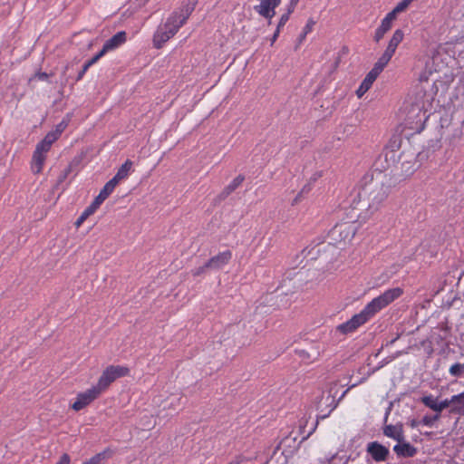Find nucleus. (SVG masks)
<instances>
[{"label": "nucleus", "mask_w": 464, "mask_h": 464, "mask_svg": "<svg viewBox=\"0 0 464 464\" xmlns=\"http://www.w3.org/2000/svg\"><path fill=\"white\" fill-rule=\"evenodd\" d=\"M314 24H315V21L314 19H312V18L308 19V21L304 28L303 37H304L308 33H310L313 30Z\"/></svg>", "instance_id": "obj_33"}, {"label": "nucleus", "mask_w": 464, "mask_h": 464, "mask_svg": "<svg viewBox=\"0 0 464 464\" xmlns=\"http://www.w3.org/2000/svg\"><path fill=\"white\" fill-rule=\"evenodd\" d=\"M319 355H320V353L318 351H316L315 353H314L312 357H313V359H316Z\"/></svg>", "instance_id": "obj_42"}, {"label": "nucleus", "mask_w": 464, "mask_h": 464, "mask_svg": "<svg viewBox=\"0 0 464 464\" xmlns=\"http://www.w3.org/2000/svg\"><path fill=\"white\" fill-rule=\"evenodd\" d=\"M51 147L52 146L48 142L43 140L36 145L34 150L46 155V153L51 150Z\"/></svg>", "instance_id": "obj_26"}, {"label": "nucleus", "mask_w": 464, "mask_h": 464, "mask_svg": "<svg viewBox=\"0 0 464 464\" xmlns=\"http://www.w3.org/2000/svg\"><path fill=\"white\" fill-rule=\"evenodd\" d=\"M70 170H71V169H70V168H69V169L66 170L64 177H66V175L70 172Z\"/></svg>", "instance_id": "obj_44"}, {"label": "nucleus", "mask_w": 464, "mask_h": 464, "mask_svg": "<svg viewBox=\"0 0 464 464\" xmlns=\"http://www.w3.org/2000/svg\"><path fill=\"white\" fill-rule=\"evenodd\" d=\"M101 395V392L93 385L86 391L79 392L71 407L73 411H79L90 405Z\"/></svg>", "instance_id": "obj_7"}, {"label": "nucleus", "mask_w": 464, "mask_h": 464, "mask_svg": "<svg viewBox=\"0 0 464 464\" xmlns=\"http://www.w3.org/2000/svg\"><path fill=\"white\" fill-rule=\"evenodd\" d=\"M208 269H210V267L207 266V262H206L203 266L193 269L191 271V273H192L193 276H199Z\"/></svg>", "instance_id": "obj_30"}, {"label": "nucleus", "mask_w": 464, "mask_h": 464, "mask_svg": "<svg viewBox=\"0 0 464 464\" xmlns=\"http://www.w3.org/2000/svg\"><path fill=\"white\" fill-rule=\"evenodd\" d=\"M126 40L127 34L124 31L118 32L104 43L102 50L106 54L108 52L119 48L126 42Z\"/></svg>", "instance_id": "obj_11"}, {"label": "nucleus", "mask_w": 464, "mask_h": 464, "mask_svg": "<svg viewBox=\"0 0 464 464\" xmlns=\"http://www.w3.org/2000/svg\"><path fill=\"white\" fill-rule=\"evenodd\" d=\"M464 372V363H455L450 368V373L453 376H461Z\"/></svg>", "instance_id": "obj_25"}, {"label": "nucleus", "mask_w": 464, "mask_h": 464, "mask_svg": "<svg viewBox=\"0 0 464 464\" xmlns=\"http://www.w3.org/2000/svg\"><path fill=\"white\" fill-rule=\"evenodd\" d=\"M422 403L431 409L432 411L440 413L444 409L450 407L451 408V401L450 399H446L440 402H438L436 399H434L432 396H425L421 398Z\"/></svg>", "instance_id": "obj_12"}, {"label": "nucleus", "mask_w": 464, "mask_h": 464, "mask_svg": "<svg viewBox=\"0 0 464 464\" xmlns=\"http://www.w3.org/2000/svg\"><path fill=\"white\" fill-rule=\"evenodd\" d=\"M242 461L241 458L240 457H237L235 458L234 459H232L229 463L227 464H240Z\"/></svg>", "instance_id": "obj_41"}, {"label": "nucleus", "mask_w": 464, "mask_h": 464, "mask_svg": "<svg viewBox=\"0 0 464 464\" xmlns=\"http://www.w3.org/2000/svg\"><path fill=\"white\" fill-rule=\"evenodd\" d=\"M88 70H89V67L84 63L82 70L79 72L76 80L77 81L82 80Z\"/></svg>", "instance_id": "obj_35"}, {"label": "nucleus", "mask_w": 464, "mask_h": 464, "mask_svg": "<svg viewBox=\"0 0 464 464\" xmlns=\"http://www.w3.org/2000/svg\"><path fill=\"white\" fill-rule=\"evenodd\" d=\"M156 425H157V421H156V420H154L152 427H155Z\"/></svg>", "instance_id": "obj_43"}, {"label": "nucleus", "mask_w": 464, "mask_h": 464, "mask_svg": "<svg viewBox=\"0 0 464 464\" xmlns=\"http://www.w3.org/2000/svg\"><path fill=\"white\" fill-rule=\"evenodd\" d=\"M418 153L414 150L403 151L400 157L401 170L406 176L411 175L418 168Z\"/></svg>", "instance_id": "obj_8"}, {"label": "nucleus", "mask_w": 464, "mask_h": 464, "mask_svg": "<svg viewBox=\"0 0 464 464\" xmlns=\"http://www.w3.org/2000/svg\"><path fill=\"white\" fill-rule=\"evenodd\" d=\"M279 34H280V30L276 29L275 34H273V36L270 39L271 45H273L274 43L276 41L277 37L279 36Z\"/></svg>", "instance_id": "obj_39"}, {"label": "nucleus", "mask_w": 464, "mask_h": 464, "mask_svg": "<svg viewBox=\"0 0 464 464\" xmlns=\"http://www.w3.org/2000/svg\"><path fill=\"white\" fill-rule=\"evenodd\" d=\"M132 168V162L130 160H126L121 168L118 169L117 173L113 177L115 180L119 183L121 180L126 179L130 174Z\"/></svg>", "instance_id": "obj_22"}, {"label": "nucleus", "mask_w": 464, "mask_h": 464, "mask_svg": "<svg viewBox=\"0 0 464 464\" xmlns=\"http://www.w3.org/2000/svg\"><path fill=\"white\" fill-rule=\"evenodd\" d=\"M197 4L198 0H186L179 10L172 13L166 22L158 27L152 39L154 47L160 49L165 43L176 34L194 11Z\"/></svg>", "instance_id": "obj_3"}, {"label": "nucleus", "mask_w": 464, "mask_h": 464, "mask_svg": "<svg viewBox=\"0 0 464 464\" xmlns=\"http://www.w3.org/2000/svg\"><path fill=\"white\" fill-rule=\"evenodd\" d=\"M280 3L281 0H261L260 4L254 8L261 16L268 19V24H271V19L276 14V8Z\"/></svg>", "instance_id": "obj_9"}, {"label": "nucleus", "mask_w": 464, "mask_h": 464, "mask_svg": "<svg viewBox=\"0 0 464 464\" xmlns=\"http://www.w3.org/2000/svg\"><path fill=\"white\" fill-rule=\"evenodd\" d=\"M72 119V114L68 113L64 116V118L62 120L61 122H59L56 126L53 131L60 137L62 133L65 130V129L68 127L70 121Z\"/></svg>", "instance_id": "obj_23"}, {"label": "nucleus", "mask_w": 464, "mask_h": 464, "mask_svg": "<svg viewBox=\"0 0 464 464\" xmlns=\"http://www.w3.org/2000/svg\"><path fill=\"white\" fill-rule=\"evenodd\" d=\"M180 400L181 398L179 395H170L167 397L165 400H163L160 404L158 401H155L156 404H158L160 407H162V410H171L176 411L180 406Z\"/></svg>", "instance_id": "obj_18"}, {"label": "nucleus", "mask_w": 464, "mask_h": 464, "mask_svg": "<svg viewBox=\"0 0 464 464\" xmlns=\"http://www.w3.org/2000/svg\"><path fill=\"white\" fill-rule=\"evenodd\" d=\"M46 155L38 151H34L32 159V170L34 173L38 174L43 170Z\"/></svg>", "instance_id": "obj_20"}, {"label": "nucleus", "mask_w": 464, "mask_h": 464, "mask_svg": "<svg viewBox=\"0 0 464 464\" xmlns=\"http://www.w3.org/2000/svg\"><path fill=\"white\" fill-rule=\"evenodd\" d=\"M60 137L53 130H52L49 131L43 140L52 146L53 143L56 141Z\"/></svg>", "instance_id": "obj_28"}, {"label": "nucleus", "mask_w": 464, "mask_h": 464, "mask_svg": "<svg viewBox=\"0 0 464 464\" xmlns=\"http://www.w3.org/2000/svg\"><path fill=\"white\" fill-rule=\"evenodd\" d=\"M309 189H310V188H308V186H304V187L302 188V190H301V192L299 193V195L295 198V202L296 203V202L299 200V197H300V195H301V194H303V193H304V192H308V191H309Z\"/></svg>", "instance_id": "obj_40"}, {"label": "nucleus", "mask_w": 464, "mask_h": 464, "mask_svg": "<svg viewBox=\"0 0 464 464\" xmlns=\"http://www.w3.org/2000/svg\"><path fill=\"white\" fill-rule=\"evenodd\" d=\"M243 180H244V177H242V176L236 177L231 181V183L226 188L227 193L228 194V193H231L232 191H234L237 188H238L241 185Z\"/></svg>", "instance_id": "obj_24"}, {"label": "nucleus", "mask_w": 464, "mask_h": 464, "mask_svg": "<svg viewBox=\"0 0 464 464\" xmlns=\"http://www.w3.org/2000/svg\"><path fill=\"white\" fill-rule=\"evenodd\" d=\"M356 233V227L353 222H343L335 225L329 233L331 242L336 246L350 243Z\"/></svg>", "instance_id": "obj_6"}, {"label": "nucleus", "mask_w": 464, "mask_h": 464, "mask_svg": "<svg viewBox=\"0 0 464 464\" xmlns=\"http://www.w3.org/2000/svg\"><path fill=\"white\" fill-rule=\"evenodd\" d=\"M130 372L129 368L122 365H110L106 367L98 379L97 383L94 385L102 394L105 392L111 384L117 379L127 376Z\"/></svg>", "instance_id": "obj_5"}, {"label": "nucleus", "mask_w": 464, "mask_h": 464, "mask_svg": "<svg viewBox=\"0 0 464 464\" xmlns=\"http://www.w3.org/2000/svg\"><path fill=\"white\" fill-rule=\"evenodd\" d=\"M118 184L117 180L112 178L104 185L96 198L103 202L113 192Z\"/></svg>", "instance_id": "obj_21"}, {"label": "nucleus", "mask_w": 464, "mask_h": 464, "mask_svg": "<svg viewBox=\"0 0 464 464\" xmlns=\"http://www.w3.org/2000/svg\"><path fill=\"white\" fill-rule=\"evenodd\" d=\"M393 450L399 457L403 458L413 457L417 453V449L404 440L395 445Z\"/></svg>", "instance_id": "obj_14"}, {"label": "nucleus", "mask_w": 464, "mask_h": 464, "mask_svg": "<svg viewBox=\"0 0 464 464\" xmlns=\"http://www.w3.org/2000/svg\"><path fill=\"white\" fill-rule=\"evenodd\" d=\"M440 418V415L437 414L433 417H430V416H425L423 417V419L421 420V422L426 425V426H431L433 424L434 421H436L437 420H439Z\"/></svg>", "instance_id": "obj_32"}, {"label": "nucleus", "mask_w": 464, "mask_h": 464, "mask_svg": "<svg viewBox=\"0 0 464 464\" xmlns=\"http://www.w3.org/2000/svg\"><path fill=\"white\" fill-rule=\"evenodd\" d=\"M450 412L464 415V392L450 398Z\"/></svg>", "instance_id": "obj_19"}, {"label": "nucleus", "mask_w": 464, "mask_h": 464, "mask_svg": "<svg viewBox=\"0 0 464 464\" xmlns=\"http://www.w3.org/2000/svg\"><path fill=\"white\" fill-rule=\"evenodd\" d=\"M102 203V202L101 200L95 198L92 204L89 207H87L81 214V216L77 218V220L75 221V227H80L91 215L95 213V211L98 209Z\"/></svg>", "instance_id": "obj_15"}, {"label": "nucleus", "mask_w": 464, "mask_h": 464, "mask_svg": "<svg viewBox=\"0 0 464 464\" xmlns=\"http://www.w3.org/2000/svg\"><path fill=\"white\" fill-rule=\"evenodd\" d=\"M35 78H37L40 81H46L49 78V74L46 72H37L35 74Z\"/></svg>", "instance_id": "obj_37"}, {"label": "nucleus", "mask_w": 464, "mask_h": 464, "mask_svg": "<svg viewBox=\"0 0 464 464\" xmlns=\"http://www.w3.org/2000/svg\"><path fill=\"white\" fill-rule=\"evenodd\" d=\"M404 34L401 29H397L394 31L392 38L389 41L388 46L382 56L378 59V61L374 63L372 69L366 74L365 78L362 82L366 89H370L380 75V73L383 71L385 66L389 63L392 57L395 53V51L398 45L403 40Z\"/></svg>", "instance_id": "obj_4"}, {"label": "nucleus", "mask_w": 464, "mask_h": 464, "mask_svg": "<svg viewBox=\"0 0 464 464\" xmlns=\"http://www.w3.org/2000/svg\"><path fill=\"white\" fill-rule=\"evenodd\" d=\"M383 434L389 438H392L398 442L404 440L402 425H386L383 428Z\"/></svg>", "instance_id": "obj_16"}, {"label": "nucleus", "mask_w": 464, "mask_h": 464, "mask_svg": "<svg viewBox=\"0 0 464 464\" xmlns=\"http://www.w3.org/2000/svg\"><path fill=\"white\" fill-rule=\"evenodd\" d=\"M104 458H105L104 452L98 453V454L94 455L93 457H92L87 461L83 462L82 464H101L102 460L104 459Z\"/></svg>", "instance_id": "obj_27"}, {"label": "nucleus", "mask_w": 464, "mask_h": 464, "mask_svg": "<svg viewBox=\"0 0 464 464\" xmlns=\"http://www.w3.org/2000/svg\"><path fill=\"white\" fill-rule=\"evenodd\" d=\"M391 188V178L378 172L366 181L353 201V208L357 211V218L365 221L376 212L387 198Z\"/></svg>", "instance_id": "obj_1"}, {"label": "nucleus", "mask_w": 464, "mask_h": 464, "mask_svg": "<svg viewBox=\"0 0 464 464\" xmlns=\"http://www.w3.org/2000/svg\"><path fill=\"white\" fill-rule=\"evenodd\" d=\"M299 0H291L288 6L289 13H293Z\"/></svg>", "instance_id": "obj_38"}, {"label": "nucleus", "mask_w": 464, "mask_h": 464, "mask_svg": "<svg viewBox=\"0 0 464 464\" xmlns=\"http://www.w3.org/2000/svg\"><path fill=\"white\" fill-rule=\"evenodd\" d=\"M367 91H368V89H366L362 84H361L356 91L357 97L358 98L362 97Z\"/></svg>", "instance_id": "obj_36"}, {"label": "nucleus", "mask_w": 464, "mask_h": 464, "mask_svg": "<svg viewBox=\"0 0 464 464\" xmlns=\"http://www.w3.org/2000/svg\"><path fill=\"white\" fill-rule=\"evenodd\" d=\"M402 294L403 290L401 287L386 290L381 295L373 298L359 314H354L347 322L339 324L337 330L343 334L355 331L359 326L365 324L375 314L388 306Z\"/></svg>", "instance_id": "obj_2"}, {"label": "nucleus", "mask_w": 464, "mask_h": 464, "mask_svg": "<svg viewBox=\"0 0 464 464\" xmlns=\"http://www.w3.org/2000/svg\"><path fill=\"white\" fill-rule=\"evenodd\" d=\"M232 254L230 251H225L218 254L217 256L211 257L207 262V266H209L210 269H219L223 266L227 265L231 259Z\"/></svg>", "instance_id": "obj_13"}, {"label": "nucleus", "mask_w": 464, "mask_h": 464, "mask_svg": "<svg viewBox=\"0 0 464 464\" xmlns=\"http://www.w3.org/2000/svg\"><path fill=\"white\" fill-rule=\"evenodd\" d=\"M393 21L394 19L387 14L374 33L373 38L375 42H379L381 39H382L384 34L392 28Z\"/></svg>", "instance_id": "obj_17"}, {"label": "nucleus", "mask_w": 464, "mask_h": 464, "mask_svg": "<svg viewBox=\"0 0 464 464\" xmlns=\"http://www.w3.org/2000/svg\"><path fill=\"white\" fill-rule=\"evenodd\" d=\"M367 452L377 462L386 460L389 456V450L377 441H373L368 444Z\"/></svg>", "instance_id": "obj_10"}, {"label": "nucleus", "mask_w": 464, "mask_h": 464, "mask_svg": "<svg viewBox=\"0 0 464 464\" xmlns=\"http://www.w3.org/2000/svg\"><path fill=\"white\" fill-rule=\"evenodd\" d=\"M105 53L102 50H101L97 54H95L92 59L88 60L85 64L90 68L92 65L96 63Z\"/></svg>", "instance_id": "obj_29"}, {"label": "nucleus", "mask_w": 464, "mask_h": 464, "mask_svg": "<svg viewBox=\"0 0 464 464\" xmlns=\"http://www.w3.org/2000/svg\"><path fill=\"white\" fill-rule=\"evenodd\" d=\"M292 13H289V11L287 10V13L286 14H284L281 15L280 19H279V22H278V24L276 26V29L278 30H281V28L286 24V22L289 20V17H290V14Z\"/></svg>", "instance_id": "obj_31"}, {"label": "nucleus", "mask_w": 464, "mask_h": 464, "mask_svg": "<svg viewBox=\"0 0 464 464\" xmlns=\"http://www.w3.org/2000/svg\"><path fill=\"white\" fill-rule=\"evenodd\" d=\"M55 464H71V457L68 453H63Z\"/></svg>", "instance_id": "obj_34"}]
</instances>
